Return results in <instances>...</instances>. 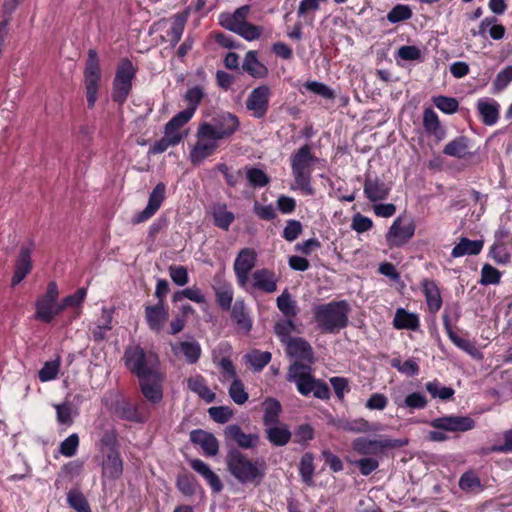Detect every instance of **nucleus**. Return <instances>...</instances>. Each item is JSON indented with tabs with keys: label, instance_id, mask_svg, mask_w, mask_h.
I'll return each mask as SVG.
<instances>
[{
	"label": "nucleus",
	"instance_id": "obj_44",
	"mask_svg": "<svg viewBox=\"0 0 512 512\" xmlns=\"http://www.w3.org/2000/svg\"><path fill=\"white\" fill-rule=\"evenodd\" d=\"M212 215L217 227L227 231L235 219L232 212L227 210L225 204H216L213 206Z\"/></svg>",
	"mask_w": 512,
	"mask_h": 512
},
{
	"label": "nucleus",
	"instance_id": "obj_36",
	"mask_svg": "<svg viewBox=\"0 0 512 512\" xmlns=\"http://www.w3.org/2000/svg\"><path fill=\"white\" fill-rule=\"evenodd\" d=\"M483 248V241L470 240L468 238H461L459 243L452 249L451 255L454 258L462 257L465 255H477Z\"/></svg>",
	"mask_w": 512,
	"mask_h": 512
},
{
	"label": "nucleus",
	"instance_id": "obj_50",
	"mask_svg": "<svg viewBox=\"0 0 512 512\" xmlns=\"http://www.w3.org/2000/svg\"><path fill=\"white\" fill-rule=\"evenodd\" d=\"M247 361L253 366L254 370L261 371L270 361L271 353L268 351L254 350L246 355Z\"/></svg>",
	"mask_w": 512,
	"mask_h": 512
},
{
	"label": "nucleus",
	"instance_id": "obj_56",
	"mask_svg": "<svg viewBox=\"0 0 512 512\" xmlns=\"http://www.w3.org/2000/svg\"><path fill=\"white\" fill-rule=\"evenodd\" d=\"M182 140V136H171L165 133L164 137L157 141L151 148L150 153L160 154L166 151L170 146H175Z\"/></svg>",
	"mask_w": 512,
	"mask_h": 512
},
{
	"label": "nucleus",
	"instance_id": "obj_18",
	"mask_svg": "<svg viewBox=\"0 0 512 512\" xmlns=\"http://www.w3.org/2000/svg\"><path fill=\"white\" fill-rule=\"evenodd\" d=\"M34 249V242L30 241L20 247L19 254L15 260L14 274L11 285L14 287L20 284L32 270L31 255Z\"/></svg>",
	"mask_w": 512,
	"mask_h": 512
},
{
	"label": "nucleus",
	"instance_id": "obj_54",
	"mask_svg": "<svg viewBox=\"0 0 512 512\" xmlns=\"http://www.w3.org/2000/svg\"><path fill=\"white\" fill-rule=\"evenodd\" d=\"M246 177L250 185L253 187H264L269 183V177L267 174L258 168H248L246 171Z\"/></svg>",
	"mask_w": 512,
	"mask_h": 512
},
{
	"label": "nucleus",
	"instance_id": "obj_60",
	"mask_svg": "<svg viewBox=\"0 0 512 512\" xmlns=\"http://www.w3.org/2000/svg\"><path fill=\"white\" fill-rule=\"evenodd\" d=\"M209 416L217 423L224 424L232 417V410L227 406H214L208 409Z\"/></svg>",
	"mask_w": 512,
	"mask_h": 512
},
{
	"label": "nucleus",
	"instance_id": "obj_35",
	"mask_svg": "<svg viewBox=\"0 0 512 512\" xmlns=\"http://www.w3.org/2000/svg\"><path fill=\"white\" fill-rule=\"evenodd\" d=\"M470 147L469 138L459 136L444 146L443 153L455 158H466L467 156H470Z\"/></svg>",
	"mask_w": 512,
	"mask_h": 512
},
{
	"label": "nucleus",
	"instance_id": "obj_14",
	"mask_svg": "<svg viewBox=\"0 0 512 512\" xmlns=\"http://www.w3.org/2000/svg\"><path fill=\"white\" fill-rule=\"evenodd\" d=\"M256 257V252L252 248H244L238 253L234 261L233 269L240 287H246L249 280V273L256 264Z\"/></svg>",
	"mask_w": 512,
	"mask_h": 512
},
{
	"label": "nucleus",
	"instance_id": "obj_61",
	"mask_svg": "<svg viewBox=\"0 0 512 512\" xmlns=\"http://www.w3.org/2000/svg\"><path fill=\"white\" fill-rule=\"evenodd\" d=\"M304 87L314 94L320 95L326 99H333L335 96L333 90L321 82L307 81L304 84Z\"/></svg>",
	"mask_w": 512,
	"mask_h": 512
},
{
	"label": "nucleus",
	"instance_id": "obj_26",
	"mask_svg": "<svg viewBox=\"0 0 512 512\" xmlns=\"http://www.w3.org/2000/svg\"><path fill=\"white\" fill-rule=\"evenodd\" d=\"M190 440L199 445L208 456H215L219 452V442L211 433L203 430H193L190 433Z\"/></svg>",
	"mask_w": 512,
	"mask_h": 512
},
{
	"label": "nucleus",
	"instance_id": "obj_57",
	"mask_svg": "<svg viewBox=\"0 0 512 512\" xmlns=\"http://www.w3.org/2000/svg\"><path fill=\"white\" fill-rule=\"evenodd\" d=\"M59 368H60L59 360L46 362L39 371V374H38L39 379L42 382H48V381L55 379L58 375Z\"/></svg>",
	"mask_w": 512,
	"mask_h": 512
},
{
	"label": "nucleus",
	"instance_id": "obj_41",
	"mask_svg": "<svg viewBox=\"0 0 512 512\" xmlns=\"http://www.w3.org/2000/svg\"><path fill=\"white\" fill-rule=\"evenodd\" d=\"M393 325L397 329L416 330L419 327V319L416 314L400 308L395 313Z\"/></svg>",
	"mask_w": 512,
	"mask_h": 512
},
{
	"label": "nucleus",
	"instance_id": "obj_22",
	"mask_svg": "<svg viewBox=\"0 0 512 512\" xmlns=\"http://www.w3.org/2000/svg\"><path fill=\"white\" fill-rule=\"evenodd\" d=\"M278 277L274 271L262 268L252 273L253 288L265 292L273 293L277 290Z\"/></svg>",
	"mask_w": 512,
	"mask_h": 512
},
{
	"label": "nucleus",
	"instance_id": "obj_2",
	"mask_svg": "<svg viewBox=\"0 0 512 512\" xmlns=\"http://www.w3.org/2000/svg\"><path fill=\"white\" fill-rule=\"evenodd\" d=\"M315 160L316 158L312 155L308 145H303L292 154L291 169L294 177V182L291 185L292 190H299L307 196L314 194L311 175Z\"/></svg>",
	"mask_w": 512,
	"mask_h": 512
},
{
	"label": "nucleus",
	"instance_id": "obj_9",
	"mask_svg": "<svg viewBox=\"0 0 512 512\" xmlns=\"http://www.w3.org/2000/svg\"><path fill=\"white\" fill-rule=\"evenodd\" d=\"M407 438L391 439L381 437L379 439H368L364 437L356 438L353 443V449L361 455H376L384 450L402 448L408 444Z\"/></svg>",
	"mask_w": 512,
	"mask_h": 512
},
{
	"label": "nucleus",
	"instance_id": "obj_58",
	"mask_svg": "<svg viewBox=\"0 0 512 512\" xmlns=\"http://www.w3.org/2000/svg\"><path fill=\"white\" fill-rule=\"evenodd\" d=\"M55 409L58 423L66 426H70L73 423L72 406L69 402L56 404Z\"/></svg>",
	"mask_w": 512,
	"mask_h": 512
},
{
	"label": "nucleus",
	"instance_id": "obj_27",
	"mask_svg": "<svg viewBox=\"0 0 512 512\" xmlns=\"http://www.w3.org/2000/svg\"><path fill=\"white\" fill-rule=\"evenodd\" d=\"M250 7L247 5L241 6L235 10L234 13H222L219 16L220 25L230 31H237L247 21Z\"/></svg>",
	"mask_w": 512,
	"mask_h": 512
},
{
	"label": "nucleus",
	"instance_id": "obj_43",
	"mask_svg": "<svg viewBox=\"0 0 512 512\" xmlns=\"http://www.w3.org/2000/svg\"><path fill=\"white\" fill-rule=\"evenodd\" d=\"M192 109H184L177 113L165 126L167 135L182 136L178 130L193 117Z\"/></svg>",
	"mask_w": 512,
	"mask_h": 512
},
{
	"label": "nucleus",
	"instance_id": "obj_25",
	"mask_svg": "<svg viewBox=\"0 0 512 512\" xmlns=\"http://www.w3.org/2000/svg\"><path fill=\"white\" fill-rule=\"evenodd\" d=\"M145 318L149 328L158 333L163 329L168 319V310L162 302L153 306H146Z\"/></svg>",
	"mask_w": 512,
	"mask_h": 512
},
{
	"label": "nucleus",
	"instance_id": "obj_37",
	"mask_svg": "<svg viewBox=\"0 0 512 512\" xmlns=\"http://www.w3.org/2000/svg\"><path fill=\"white\" fill-rule=\"evenodd\" d=\"M173 351L183 354L191 364L196 363L201 356V347L196 341H182L173 345Z\"/></svg>",
	"mask_w": 512,
	"mask_h": 512
},
{
	"label": "nucleus",
	"instance_id": "obj_45",
	"mask_svg": "<svg viewBox=\"0 0 512 512\" xmlns=\"http://www.w3.org/2000/svg\"><path fill=\"white\" fill-rule=\"evenodd\" d=\"M216 301L219 307L227 311L231 308L233 301V288L231 284L223 282L214 287Z\"/></svg>",
	"mask_w": 512,
	"mask_h": 512
},
{
	"label": "nucleus",
	"instance_id": "obj_15",
	"mask_svg": "<svg viewBox=\"0 0 512 512\" xmlns=\"http://www.w3.org/2000/svg\"><path fill=\"white\" fill-rule=\"evenodd\" d=\"M430 425L447 432H466L474 429L475 421L469 416L450 415L435 418Z\"/></svg>",
	"mask_w": 512,
	"mask_h": 512
},
{
	"label": "nucleus",
	"instance_id": "obj_10",
	"mask_svg": "<svg viewBox=\"0 0 512 512\" xmlns=\"http://www.w3.org/2000/svg\"><path fill=\"white\" fill-rule=\"evenodd\" d=\"M196 137V144L190 152V160L194 165H199L216 151L219 140L213 136L209 128L201 125L198 127Z\"/></svg>",
	"mask_w": 512,
	"mask_h": 512
},
{
	"label": "nucleus",
	"instance_id": "obj_16",
	"mask_svg": "<svg viewBox=\"0 0 512 512\" xmlns=\"http://www.w3.org/2000/svg\"><path fill=\"white\" fill-rule=\"evenodd\" d=\"M165 193V184L162 182L158 183L150 193L146 207L142 211L136 213L132 217L131 222L134 225H137L150 219L161 207L165 199Z\"/></svg>",
	"mask_w": 512,
	"mask_h": 512
},
{
	"label": "nucleus",
	"instance_id": "obj_52",
	"mask_svg": "<svg viewBox=\"0 0 512 512\" xmlns=\"http://www.w3.org/2000/svg\"><path fill=\"white\" fill-rule=\"evenodd\" d=\"M434 105L446 114H453L458 109V101L453 97L436 96L433 97Z\"/></svg>",
	"mask_w": 512,
	"mask_h": 512
},
{
	"label": "nucleus",
	"instance_id": "obj_4",
	"mask_svg": "<svg viewBox=\"0 0 512 512\" xmlns=\"http://www.w3.org/2000/svg\"><path fill=\"white\" fill-rule=\"evenodd\" d=\"M349 306L346 301H332L315 308L314 318L326 333H336L348 323Z\"/></svg>",
	"mask_w": 512,
	"mask_h": 512
},
{
	"label": "nucleus",
	"instance_id": "obj_1",
	"mask_svg": "<svg viewBox=\"0 0 512 512\" xmlns=\"http://www.w3.org/2000/svg\"><path fill=\"white\" fill-rule=\"evenodd\" d=\"M227 470L241 484L258 486L264 479L267 464L263 458L253 460L239 449H230L225 457Z\"/></svg>",
	"mask_w": 512,
	"mask_h": 512
},
{
	"label": "nucleus",
	"instance_id": "obj_7",
	"mask_svg": "<svg viewBox=\"0 0 512 512\" xmlns=\"http://www.w3.org/2000/svg\"><path fill=\"white\" fill-rule=\"evenodd\" d=\"M100 80L101 69L98 54L96 50L90 49L84 69V84L89 108H93L97 101Z\"/></svg>",
	"mask_w": 512,
	"mask_h": 512
},
{
	"label": "nucleus",
	"instance_id": "obj_42",
	"mask_svg": "<svg viewBox=\"0 0 512 512\" xmlns=\"http://www.w3.org/2000/svg\"><path fill=\"white\" fill-rule=\"evenodd\" d=\"M242 67L253 77L262 78L267 74V68L258 61L255 51L246 53Z\"/></svg>",
	"mask_w": 512,
	"mask_h": 512
},
{
	"label": "nucleus",
	"instance_id": "obj_53",
	"mask_svg": "<svg viewBox=\"0 0 512 512\" xmlns=\"http://www.w3.org/2000/svg\"><path fill=\"white\" fill-rule=\"evenodd\" d=\"M229 395L238 405H242L248 400V393L245 391L244 385L239 379L232 381L229 388Z\"/></svg>",
	"mask_w": 512,
	"mask_h": 512
},
{
	"label": "nucleus",
	"instance_id": "obj_8",
	"mask_svg": "<svg viewBox=\"0 0 512 512\" xmlns=\"http://www.w3.org/2000/svg\"><path fill=\"white\" fill-rule=\"evenodd\" d=\"M58 286L55 282H50L47 285L45 294L40 296L36 303L35 318L43 322L49 323L62 312V307L58 303Z\"/></svg>",
	"mask_w": 512,
	"mask_h": 512
},
{
	"label": "nucleus",
	"instance_id": "obj_33",
	"mask_svg": "<svg viewBox=\"0 0 512 512\" xmlns=\"http://www.w3.org/2000/svg\"><path fill=\"white\" fill-rule=\"evenodd\" d=\"M231 317L239 330L248 333L252 329V319L243 299H237L234 302Z\"/></svg>",
	"mask_w": 512,
	"mask_h": 512
},
{
	"label": "nucleus",
	"instance_id": "obj_32",
	"mask_svg": "<svg viewBox=\"0 0 512 512\" xmlns=\"http://www.w3.org/2000/svg\"><path fill=\"white\" fill-rule=\"evenodd\" d=\"M477 110L482 122L487 126L494 125L499 118V104L494 99H479L477 102Z\"/></svg>",
	"mask_w": 512,
	"mask_h": 512
},
{
	"label": "nucleus",
	"instance_id": "obj_6",
	"mask_svg": "<svg viewBox=\"0 0 512 512\" xmlns=\"http://www.w3.org/2000/svg\"><path fill=\"white\" fill-rule=\"evenodd\" d=\"M136 75V68L128 58H122L116 69L113 80L112 99L123 104L132 89V81Z\"/></svg>",
	"mask_w": 512,
	"mask_h": 512
},
{
	"label": "nucleus",
	"instance_id": "obj_30",
	"mask_svg": "<svg viewBox=\"0 0 512 512\" xmlns=\"http://www.w3.org/2000/svg\"><path fill=\"white\" fill-rule=\"evenodd\" d=\"M443 325L444 329L449 337V339L456 345L459 349L463 350L467 354L476 358L480 355L477 347L469 340L459 337L452 329L451 320L448 315H443Z\"/></svg>",
	"mask_w": 512,
	"mask_h": 512
},
{
	"label": "nucleus",
	"instance_id": "obj_62",
	"mask_svg": "<svg viewBox=\"0 0 512 512\" xmlns=\"http://www.w3.org/2000/svg\"><path fill=\"white\" fill-rule=\"evenodd\" d=\"M501 273L489 264H485L481 271V284L490 285L500 282Z\"/></svg>",
	"mask_w": 512,
	"mask_h": 512
},
{
	"label": "nucleus",
	"instance_id": "obj_19",
	"mask_svg": "<svg viewBox=\"0 0 512 512\" xmlns=\"http://www.w3.org/2000/svg\"><path fill=\"white\" fill-rule=\"evenodd\" d=\"M162 380L163 377L159 370L151 374L139 377L141 391L147 400L153 403H158L161 401Z\"/></svg>",
	"mask_w": 512,
	"mask_h": 512
},
{
	"label": "nucleus",
	"instance_id": "obj_55",
	"mask_svg": "<svg viewBox=\"0 0 512 512\" xmlns=\"http://www.w3.org/2000/svg\"><path fill=\"white\" fill-rule=\"evenodd\" d=\"M459 487L463 491H475L481 488L479 477L472 471L464 473L459 480Z\"/></svg>",
	"mask_w": 512,
	"mask_h": 512
},
{
	"label": "nucleus",
	"instance_id": "obj_12",
	"mask_svg": "<svg viewBox=\"0 0 512 512\" xmlns=\"http://www.w3.org/2000/svg\"><path fill=\"white\" fill-rule=\"evenodd\" d=\"M271 95L272 92L268 85H260L254 88L246 99V109L256 119L265 117L269 109Z\"/></svg>",
	"mask_w": 512,
	"mask_h": 512
},
{
	"label": "nucleus",
	"instance_id": "obj_39",
	"mask_svg": "<svg viewBox=\"0 0 512 512\" xmlns=\"http://www.w3.org/2000/svg\"><path fill=\"white\" fill-rule=\"evenodd\" d=\"M188 387L191 391L196 393L207 403H211L215 400V393L209 389V387L205 383L204 378L200 375H196L194 377L189 378Z\"/></svg>",
	"mask_w": 512,
	"mask_h": 512
},
{
	"label": "nucleus",
	"instance_id": "obj_40",
	"mask_svg": "<svg viewBox=\"0 0 512 512\" xmlns=\"http://www.w3.org/2000/svg\"><path fill=\"white\" fill-rule=\"evenodd\" d=\"M276 305L285 318H294L298 314L297 303L287 289L277 297Z\"/></svg>",
	"mask_w": 512,
	"mask_h": 512
},
{
	"label": "nucleus",
	"instance_id": "obj_51",
	"mask_svg": "<svg viewBox=\"0 0 512 512\" xmlns=\"http://www.w3.org/2000/svg\"><path fill=\"white\" fill-rule=\"evenodd\" d=\"M412 17V10L408 5L398 4L387 14L390 23H398Z\"/></svg>",
	"mask_w": 512,
	"mask_h": 512
},
{
	"label": "nucleus",
	"instance_id": "obj_63",
	"mask_svg": "<svg viewBox=\"0 0 512 512\" xmlns=\"http://www.w3.org/2000/svg\"><path fill=\"white\" fill-rule=\"evenodd\" d=\"M204 96L203 89L199 86L192 87L188 89L185 95V99L188 102V107L186 109H192L193 114L195 113L197 106L200 104L202 98Z\"/></svg>",
	"mask_w": 512,
	"mask_h": 512
},
{
	"label": "nucleus",
	"instance_id": "obj_34",
	"mask_svg": "<svg viewBox=\"0 0 512 512\" xmlns=\"http://www.w3.org/2000/svg\"><path fill=\"white\" fill-rule=\"evenodd\" d=\"M421 286L429 311L431 313L438 312L442 306V299L438 286L434 281L429 279H424Z\"/></svg>",
	"mask_w": 512,
	"mask_h": 512
},
{
	"label": "nucleus",
	"instance_id": "obj_47",
	"mask_svg": "<svg viewBox=\"0 0 512 512\" xmlns=\"http://www.w3.org/2000/svg\"><path fill=\"white\" fill-rule=\"evenodd\" d=\"M263 406H264L263 423H264L265 427L280 423L279 422V414L281 412V405H280L279 401H277L275 399H268L263 403Z\"/></svg>",
	"mask_w": 512,
	"mask_h": 512
},
{
	"label": "nucleus",
	"instance_id": "obj_13",
	"mask_svg": "<svg viewBox=\"0 0 512 512\" xmlns=\"http://www.w3.org/2000/svg\"><path fill=\"white\" fill-rule=\"evenodd\" d=\"M414 233L415 225L412 220L397 217L386 235L387 244L390 247L403 246L413 237Z\"/></svg>",
	"mask_w": 512,
	"mask_h": 512
},
{
	"label": "nucleus",
	"instance_id": "obj_48",
	"mask_svg": "<svg viewBox=\"0 0 512 512\" xmlns=\"http://www.w3.org/2000/svg\"><path fill=\"white\" fill-rule=\"evenodd\" d=\"M425 388L433 398H439L441 400H449L455 393L454 389L442 386L437 380L427 382Z\"/></svg>",
	"mask_w": 512,
	"mask_h": 512
},
{
	"label": "nucleus",
	"instance_id": "obj_20",
	"mask_svg": "<svg viewBox=\"0 0 512 512\" xmlns=\"http://www.w3.org/2000/svg\"><path fill=\"white\" fill-rule=\"evenodd\" d=\"M225 437L233 440L239 447L243 449H255L260 442L258 433L246 434L239 425H229L224 430Z\"/></svg>",
	"mask_w": 512,
	"mask_h": 512
},
{
	"label": "nucleus",
	"instance_id": "obj_38",
	"mask_svg": "<svg viewBox=\"0 0 512 512\" xmlns=\"http://www.w3.org/2000/svg\"><path fill=\"white\" fill-rule=\"evenodd\" d=\"M423 126L429 134L435 136L437 139H442L445 135L444 130L441 128L438 115L432 108H426L424 110Z\"/></svg>",
	"mask_w": 512,
	"mask_h": 512
},
{
	"label": "nucleus",
	"instance_id": "obj_29",
	"mask_svg": "<svg viewBox=\"0 0 512 512\" xmlns=\"http://www.w3.org/2000/svg\"><path fill=\"white\" fill-rule=\"evenodd\" d=\"M392 400L394 404L398 408H408V409H424L428 400L426 396L420 392H413L408 394L406 397H403L398 392H393L391 394Z\"/></svg>",
	"mask_w": 512,
	"mask_h": 512
},
{
	"label": "nucleus",
	"instance_id": "obj_17",
	"mask_svg": "<svg viewBox=\"0 0 512 512\" xmlns=\"http://www.w3.org/2000/svg\"><path fill=\"white\" fill-rule=\"evenodd\" d=\"M392 189V183L386 181L379 176L366 175L364 181V195L366 198L373 203L382 201L388 198Z\"/></svg>",
	"mask_w": 512,
	"mask_h": 512
},
{
	"label": "nucleus",
	"instance_id": "obj_23",
	"mask_svg": "<svg viewBox=\"0 0 512 512\" xmlns=\"http://www.w3.org/2000/svg\"><path fill=\"white\" fill-rule=\"evenodd\" d=\"M331 424L336 429L347 431V432H353V433H366V432H370V431H378L379 430L378 426L370 424V422L364 418L332 419Z\"/></svg>",
	"mask_w": 512,
	"mask_h": 512
},
{
	"label": "nucleus",
	"instance_id": "obj_11",
	"mask_svg": "<svg viewBox=\"0 0 512 512\" xmlns=\"http://www.w3.org/2000/svg\"><path fill=\"white\" fill-rule=\"evenodd\" d=\"M200 125L209 128L216 139L222 140L234 134L238 130L240 122L236 115L230 112H222L213 117L210 122H204Z\"/></svg>",
	"mask_w": 512,
	"mask_h": 512
},
{
	"label": "nucleus",
	"instance_id": "obj_21",
	"mask_svg": "<svg viewBox=\"0 0 512 512\" xmlns=\"http://www.w3.org/2000/svg\"><path fill=\"white\" fill-rule=\"evenodd\" d=\"M102 478L109 480L118 479L123 472V462L117 450L105 452L103 450Z\"/></svg>",
	"mask_w": 512,
	"mask_h": 512
},
{
	"label": "nucleus",
	"instance_id": "obj_28",
	"mask_svg": "<svg viewBox=\"0 0 512 512\" xmlns=\"http://www.w3.org/2000/svg\"><path fill=\"white\" fill-rule=\"evenodd\" d=\"M285 345L286 352L289 356L310 363L313 361L312 347L305 339L296 337L288 341Z\"/></svg>",
	"mask_w": 512,
	"mask_h": 512
},
{
	"label": "nucleus",
	"instance_id": "obj_24",
	"mask_svg": "<svg viewBox=\"0 0 512 512\" xmlns=\"http://www.w3.org/2000/svg\"><path fill=\"white\" fill-rule=\"evenodd\" d=\"M189 464L194 471L206 480L214 493H219L223 490L221 479L208 464L200 459H190Z\"/></svg>",
	"mask_w": 512,
	"mask_h": 512
},
{
	"label": "nucleus",
	"instance_id": "obj_49",
	"mask_svg": "<svg viewBox=\"0 0 512 512\" xmlns=\"http://www.w3.org/2000/svg\"><path fill=\"white\" fill-rule=\"evenodd\" d=\"M67 501L77 512H91L87 499L79 490H70L67 495Z\"/></svg>",
	"mask_w": 512,
	"mask_h": 512
},
{
	"label": "nucleus",
	"instance_id": "obj_5",
	"mask_svg": "<svg viewBox=\"0 0 512 512\" xmlns=\"http://www.w3.org/2000/svg\"><path fill=\"white\" fill-rule=\"evenodd\" d=\"M123 359L126 367L138 378L158 371L157 355L145 352L139 345L126 348Z\"/></svg>",
	"mask_w": 512,
	"mask_h": 512
},
{
	"label": "nucleus",
	"instance_id": "obj_64",
	"mask_svg": "<svg viewBox=\"0 0 512 512\" xmlns=\"http://www.w3.org/2000/svg\"><path fill=\"white\" fill-rule=\"evenodd\" d=\"M79 446V437L77 434H71L60 444V453L66 457L75 455Z\"/></svg>",
	"mask_w": 512,
	"mask_h": 512
},
{
	"label": "nucleus",
	"instance_id": "obj_59",
	"mask_svg": "<svg viewBox=\"0 0 512 512\" xmlns=\"http://www.w3.org/2000/svg\"><path fill=\"white\" fill-rule=\"evenodd\" d=\"M182 297H185V298H187L193 302L199 303V304L205 302L204 294L196 286L186 288V289L182 290L181 292H177L174 295V301H178Z\"/></svg>",
	"mask_w": 512,
	"mask_h": 512
},
{
	"label": "nucleus",
	"instance_id": "obj_31",
	"mask_svg": "<svg viewBox=\"0 0 512 512\" xmlns=\"http://www.w3.org/2000/svg\"><path fill=\"white\" fill-rule=\"evenodd\" d=\"M265 435L267 440L274 446L282 447L289 443L292 433L284 423H277L266 426Z\"/></svg>",
	"mask_w": 512,
	"mask_h": 512
},
{
	"label": "nucleus",
	"instance_id": "obj_46",
	"mask_svg": "<svg viewBox=\"0 0 512 512\" xmlns=\"http://www.w3.org/2000/svg\"><path fill=\"white\" fill-rule=\"evenodd\" d=\"M293 332H297V328L292 318L280 319L274 325V333L284 345L293 339Z\"/></svg>",
	"mask_w": 512,
	"mask_h": 512
},
{
	"label": "nucleus",
	"instance_id": "obj_3",
	"mask_svg": "<svg viewBox=\"0 0 512 512\" xmlns=\"http://www.w3.org/2000/svg\"><path fill=\"white\" fill-rule=\"evenodd\" d=\"M287 380L296 384L297 390L303 396L313 393L314 397L322 400L329 399L330 391L326 383L316 380L311 374V367L300 362L289 366Z\"/></svg>",
	"mask_w": 512,
	"mask_h": 512
}]
</instances>
